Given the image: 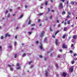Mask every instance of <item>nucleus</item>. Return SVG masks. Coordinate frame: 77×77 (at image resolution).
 Instances as JSON below:
<instances>
[{
	"label": "nucleus",
	"mask_w": 77,
	"mask_h": 77,
	"mask_svg": "<svg viewBox=\"0 0 77 77\" xmlns=\"http://www.w3.org/2000/svg\"><path fill=\"white\" fill-rule=\"evenodd\" d=\"M66 75H67V73H66V72H63L62 76L63 77H66Z\"/></svg>",
	"instance_id": "f257e3e1"
},
{
	"label": "nucleus",
	"mask_w": 77,
	"mask_h": 77,
	"mask_svg": "<svg viewBox=\"0 0 77 77\" xmlns=\"http://www.w3.org/2000/svg\"><path fill=\"white\" fill-rule=\"evenodd\" d=\"M59 7L60 9L63 8V5L62 3H60L59 5Z\"/></svg>",
	"instance_id": "f03ea898"
},
{
	"label": "nucleus",
	"mask_w": 77,
	"mask_h": 77,
	"mask_svg": "<svg viewBox=\"0 0 77 77\" xmlns=\"http://www.w3.org/2000/svg\"><path fill=\"white\" fill-rule=\"evenodd\" d=\"M44 33H45V32L44 31L41 32V34L40 35L41 38H42V37H43V36H44Z\"/></svg>",
	"instance_id": "7ed1b4c3"
},
{
	"label": "nucleus",
	"mask_w": 77,
	"mask_h": 77,
	"mask_svg": "<svg viewBox=\"0 0 77 77\" xmlns=\"http://www.w3.org/2000/svg\"><path fill=\"white\" fill-rule=\"evenodd\" d=\"M62 48H68V47L65 45V43H63V45Z\"/></svg>",
	"instance_id": "20e7f679"
},
{
	"label": "nucleus",
	"mask_w": 77,
	"mask_h": 77,
	"mask_svg": "<svg viewBox=\"0 0 77 77\" xmlns=\"http://www.w3.org/2000/svg\"><path fill=\"white\" fill-rule=\"evenodd\" d=\"M5 38H6V37H7V36H8V37H10L11 36V35L9 34V33H7L5 34Z\"/></svg>",
	"instance_id": "39448f33"
},
{
	"label": "nucleus",
	"mask_w": 77,
	"mask_h": 77,
	"mask_svg": "<svg viewBox=\"0 0 77 77\" xmlns=\"http://www.w3.org/2000/svg\"><path fill=\"white\" fill-rule=\"evenodd\" d=\"M73 70L74 69H73V68H71L69 69V72H72Z\"/></svg>",
	"instance_id": "423d86ee"
},
{
	"label": "nucleus",
	"mask_w": 77,
	"mask_h": 77,
	"mask_svg": "<svg viewBox=\"0 0 77 77\" xmlns=\"http://www.w3.org/2000/svg\"><path fill=\"white\" fill-rule=\"evenodd\" d=\"M72 38L74 39H77V35H74L72 36Z\"/></svg>",
	"instance_id": "0eeeda50"
},
{
	"label": "nucleus",
	"mask_w": 77,
	"mask_h": 77,
	"mask_svg": "<svg viewBox=\"0 0 77 77\" xmlns=\"http://www.w3.org/2000/svg\"><path fill=\"white\" fill-rule=\"evenodd\" d=\"M41 44L40 46V48L41 50H42L43 49V47H42V43H40Z\"/></svg>",
	"instance_id": "6e6552de"
},
{
	"label": "nucleus",
	"mask_w": 77,
	"mask_h": 77,
	"mask_svg": "<svg viewBox=\"0 0 77 77\" xmlns=\"http://www.w3.org/2000/svg\"><path fill=\"white\" fill-rule=\"evenodd\" d=\"M45 75H46V77H47V75H48V72H47V71H45Z\"/></svg>",
	"instance_id": "1a4fd4ad"
},
{
	"label": "nucleus",
	"mask_w": 77,
	"mask_h": 77,
	"mask_svg": "<svg viewBox=\"0 0 77 77\" xmlns=\"http://www.w3.org/2000/svg\"><path fill=\"white\" fill-rule=\"evenodd\" d=\"M16 65L17 66H19V68H20L21 67L20 66V64H19V63H17Z\"/></svg>",
	"instance_id": "9d476101"
},
{
	"label": "nucleus",
	"mask_w": 77,
	"mask_h": 77,
	"mask_svg": "<svg viewBox=\"0 0 77 77\" xmlns=\"http://www.w3.org/2000/svg\"><path fill=\"white\" fill-rule=\"evenodd\" d=\"M55 44L56 45H57V39H56L55 40Z\"/></svg>",
	"instance_id": "9b49d317"
},
{
	"label": "nucleus",
	"mask_w": 77,
	"mask_h": 77,
	"mask_svg": "<svg viewBox=\"0 0 77 77\" xmlns=\"http://www.w3.org/2000/svg\"><path fill=\"white\" fill-rule=\"evenodd\" d=\"M66 37V34H64L63 36V39H65V38Z\"/></svg>",
	"instance_id": "f8f14e48"
},
{
	"label": "nucleus",
	"mask_w": 77,
	"mask_h": 77,
	"mask_svg": "<svg viewBox=\"0 0 77 77\" xmlns=\"http://www.w3.org/2000/svg\"><path fill=\"white\" fill-rule=\"evenodd\" d=\"M50 32H52L53 31V30L52 29H51V26H50Z\"/></svg>",
	"instance_id": "ddd939ff"
},
{
	"label": "nucleus",
	"mask_w": 77,
	"mask_h": 77,
	"mask_svg": "<svg viewBox=\"0 0 77 77\" xmlns=\"http://www.w3.org/2000/svg\"><path fill=\"white\" fill-rule=\"evenodd\" d=\"M66 30H67V28L66 27H65L64 29V31H66Z\"/></svg>",
	"instance_id": "4468645a"
},
{
	"label": "nucleus",
	"mask_w": 77,
	"mask_h": 77,
	"mask_svg": "<svg viewBox=\"0 0 77 77\" xmlns=\"http://www.w3.org/2000/svg\"><path fill=\"white\" fill-rule=\"evenodd\" d=\"M11 17V15H10V14H8L7 15V17H8V18H9V17Z\"/></svg>",
	"instance_id": "2eb2a0df"
},
{
	"label": "nucleus",
	"mask_w": 77,
	"mask_h": 77,
	"mask_svg": "<svg viewBox=\"0 0 77 77\" xmlns=\"http://www.w3.org/2000/svg\"><path fill=\"white\" fill-rule=\"evenodd\" d=\"M23 17V14H21V16L19 17V18H22V17Z\"/></svg>",
	"instance_id": "dca6fc26"
},
{
	"label": "nucleus",
	"mask_w": 77,
	"mask_h": 77,
	"mask_svg": "<svg viewBox=\"0 0 77 77\" xmlns=\"http://www.w3.org/2000/svg\"><path fill=\"white\" fill-rule=\"evenodd\" d=\"M62 14L63 15H65V14H66V12L65 11H63L62 12Z\"/></svg>",
	"instance_id": "f3484780"
},
{
	"label": "nucleus",
	"mask_w": 77,
	"mask_h": 77,
	"mask_svg": "<svg viewBox=\"0 0 77 77\" xmlns=\"http://www.w3.org/2000/svg\"><path fill=\"white\" fill-rule=\"evenodd\" d=\"M71 3L72 5H74V2L73 1H72L71 2Z\"/></svg>",
	"instance_id": "a211bd4d"
},
{
	"label": "nucleus",
	"mask_w": 77,
	"mask_h": 77,
	"mask_svg": "<svg viewBox=\"0 0 77 77\" xmlns=\"http://www.w3.org/2000/svg\"><path fill=\"white\" fill-rule=\"evenodd\" d=\"M70 18V16L69 15H68L66 17V18Z\"/></svg>",
	"instance_id": "6ab92c4d"
},
{
	"label": "nucleus",
	"mask_w": 77,
	"mask_h": 77,
	"mask_svg": "<svg viewBox=\"0 0 77 77\" xmlns=\"http://www.w3.org/2000/svg\"><path fill=\"white\" fill-rule=\"evenodd\" d=\"M28 24H31V22H30V20H29L28 21Z\"/></svg>",
	"instance_id": "aec40b11"
},
{
	"label": "nucleus",
	"mask_w": 77,
	"mask_h": 77,
	"mask_svg": "<svg viewBox=\"0 0 77 77\" xmlns=\"http://www.w3.org/2000/svg\"><path fill=\"white\" fill-rule=\"evenodd\" d=\"M68 15H71V13L69 12H68Z\"/></svg>",
	"instance_id": "412c9836"
},
{
	"label": "nucleus",
	"mask_w": 77,
	"mask_h": 77,
	"mask_svg": "<svg viewBox=\"0 0 77 77\" xmlns=\"http://www.w3.org/2000/svg\"><path fill=\"white\" fill-rule=\"evenodd\" d=\"M45 5L46 6H47L48 5V2H47V1H46V2H45Z\"/></svg>",
	"instance_id": "4be33fe9"
},
{
	"label": "nucleus",
	"mask_w": 77,
	"mask_h": 77,
	"mask_svg": "<svg viewBox=\"0 0 77 77\" xmlns=\"http://www.w3.org/2000/svg\"><path fill=\"white\" fill-rule=\"evenodd\" d=\"M67 24H70V20H68V21H67Z\"/></svg>",
	"instance_id": "5701e85b"
},
{
	"label": "nucleus",
	"mask_w": 77,
	"mask_h": 77,
	"mask_svg": "<svg viewBox=\"0 0 77 77\" xmlns=\"http://www.w3.org/2000/svg\"><path fill=\"white\" fill-rule=\"evenodd\" d=\"M43 15V13H39L38 14V15L40 16L41 15Z\"/></svg>",
	"instance_id": "b1692460"
},
{
	"label": "nucleus",
	"mask_w": 77,
	"mask_h": 77,
	"mask_svg": "<svg viewBox=\"0 0 77 77\" xmlns=\"http://www.w3.org/2000/svg\"><path fill=\"white\" fill-rule=\"evenodd\" d=\"M77 56V54L76 53H75L73 54V56L74 57H75V56Z\"/></svg>",
	"instance_id": "393cba45"
},
{
	"label": "nucleus",
	"mask_w": 77,
	"mask_h": 77,
	"mask_svg": "<svg viewBox=\"0 0 77 77\" xmlns=\"http://www.w3.org/2000/svg\"><path fill=\"white\" fill-rule=\"evenodd\" d=\"M71 62L72 63V64H73L74 63V61L73 60L72 61H71Z\"/></svg>",
	"instance_id": "a878e982"
},
{
	"label": "nucleus",
	"mask_w": 77,
	"mask_h": 77,
	"mask_svg": "<svg viewBox=\"0 0 77 77\" xmlns=\"http://www.w3.org/2000/svg\"><path fill=\"white\" fill-rule=\"evenodd\" d=\"M8 66H9V67H11V66H14V64L12 65H8Z\"/></svg>",
	"instance_id": "bb28decb"
},
{
	"label": "nucleus",
	"mask_w": 77,
	"mask_h": 77,
	"mask_svg": "<svg viewBox=\"0 0 77 77\" xmlns=\"http://www.w3.org/2000/svg\"><path fill=\"white\" fill-rule=\"evenodd\" d=\"M64 24L65 26H66V25L67 24V23H66V22H64Z\"/></svg>",
	"instance_id": "cd10ccee"
},
{
	"label": "nucleus",
	"mask_w": 77,
	"mask_h": 77,
	"mask_svg": "<svg viewBox=\"0 0 77 77\" xmlns=\"http://www.w3.org/2000/svg\"><path fill=\"white\" fill-rule=\"evenodd\" d=\"M39 57L40 58H42V56L41 55H39Z\"/></svg>",
	"instance_id": "c85d7f7f"
},
{
	"label": "nucleus",
	"mask_w": 77,
	"mask_h": 77,
	"mask_svg": "<svg viewBox=\"0 0 77 77\" xmlns=\"http://www.w3.org/2000/svg\"><path fill=\"white\" fill-rule=\"evenodd\" d=\"M32 63V61H30L28 63L29 65H30V63Z\"/></svg>",
	"instance_id": "c756f323"
},
{
	"label": "nucleus",
	"mask_w": 77,
	"mask_h": 77,
	"mask_svg": "<svg viewBox=\"0 0 77 77\" xmlns=\"http://www.w3.org/2000/svg\"><path fill=\"white\" fill-rule=\"evenodd\" d=\"M26 54L25 53H24L23 55V57H24V56H26Z\"/></svg>",
	"instance_id": "7c9ffc66"
},
{
	"label": "nucleus",
	"mask_w": 77,
	"mask_h": 77,
	"mask_svg": "<svg viewBox=\"0 0 77 77\" xmlns=\"http://www.w3.org/2000/svg\"><path fill=\"white\" fill-rule=\"evenodd\" d=\"M35 43L37 44H38V43H39V42H38V41H36L35 42Z\"/></svg>",
	"instance_id": "2f4dec72"
},
{
	"label": "nucleus",
	"mask_w": 77,
	"mask_h": 77,
	"mask_svg": "<svg viewBox=\"0 0 77 77\" xmlns=\"http://www.w3.org/2000/svg\"><path fill=\"white\" fill-rule=\"evenodd\" d=\"M69 52L70 53H73V51L72 50L70 51Z\"/></svg>",
	"instance_id": "473e14b6"
},
{
	"label": "nucleus",
	"mask_w": 77,
	"mask_h": 77,
	"mask_svg": "<svg viewBox=\"0 0 77 77\" xmlns=\"http://www.w3.org/2000/svg\"><path fill=\"white\" fill-rule=\"evenodd\" d=\"M49 18L50 19V20H51V19H52V16H51Z\"/></svg>",
	"instance_id": "72a5a7b5"
},
{
	"label": "nucleus",
	"mask_w": 77,
	"mask_h": 77,
	"mask_svg": "<svg viewBox=\"0 0 77 77\" xmlns=\"http://www.w3.org/2000/svg\"><path fill=\"white\" fill-rule=\"evenodd\" d=\"M51 51H48L47 52V53L48 54V53H51Z\"/></svg>",
	"instance_id": "f704fd0d"
},
{
	"label": "nucleus",
	"mask_w": 77,
	"mask_h": 77,
	"mask_svg": "<svg viewBox=\"0 0 77 77\" xmlns=\"http://www.w3.org/2000/svg\"><path fill=\"white\" fill-rule=\"evenodd\" d=\"M51 51H48L47 52V53L48 54V53H51Z\"/></svg>",
	"instance_id": "c9c22d12"
},
{
	"label": "nucleus",
	"mask_w": 77,
	"mask_h": 77,
	"mask_svg": "<svg viewBox=\"0 0 77 77\" xmlns=\"http://www.w3.org/2000/svg\"><path fill=\"white\" fill-rule=\"evenodd\" d=\"M17 54L14 55V58H17Z\"/></svg>",
	"instance_id": "e433bc0d"
},
{
	"label": "nucleus",
	"mask_w": 77,
	"mask_h": 77,
	"mask_svg": "<svg viewBox=\"0 0 77 77\" xmlns=\"http://www.w3.org/2000/svg\"><path fill=\"white\" fill-rule=\"evenodd\" d=\"M1 39H3V35L1 36Z\"/></svg>",
	"instance_id": "4c0bfd02"
},
{
	"label": "nucleus",
	"mask_w": 77,
	"mask_h": 77,
	"mask_svg": "<svg viewBox=\"0 0 77 77\" xmlns=\"http://www.w3.org/2000/svg\"><path fill=\"white\" fill-rule=\"evenodd\" d=\"M59 30H57V31H56V33H59Z\"/></svg>",
	"instance_id": "58836bf2"
},
{
	"label": "nucleus",
	"mask_w": 77,
	"mask_h": 77,
	"mask_svg": "<svg viewBox=\"0 0 77 77\" xmlns=\"http://www.w3.org/2000/svg\"><path fill=\"white\" fill-rule=\"evenodd\" d=\"M13 68H10V70L11 71H13Z\"/></svg>",
	"instance_id": "ea45409f"
},
{
	"label": "nucleus",
	"mask_w": 77,
	"mask_h": 77,
	"mask_svg": "<svg viewBox=\"0 0 77 77\" xmlns=\"http://www.w3.org/2000/svg\"><path fill=\"white\" fill-rule=\"evenodd\" d=\"M8 47L9 48H12V46H9Z\"/></svg>",
	"instance_id": "a19ab883"
},
{
	"label": "nucleus",
	"mask_w": 77,
	"mask_h": 77,
	"mask_svg": "<svg viewBox=\"0 0 77 77\" xmlns=\"http://www.w3.org/2000/svg\"><path fill=\"white\" fill-rule=\"evenodd\" d=\"M41 21V20L40 19H38V23H39V22H40Z\"/></svg>",
	"instance_id": "79ce46f5"
},
{
	"label": "nucleus",
	"mask_w": 77,
	"mask_h": 77,
	"mask_svg": "<svg viewBox=\"0 0 77 77\" xmlns=\"http://www.w3.org/2000/svg\"><path fill=\"white\" fill-rule=\"evenodd\" d=\"M48 12H50V8H48Z\"/></svg>",
	"instance_id": "37998d69"
},
{
	"label": "nucleus",
	"mask_w": 77,
	"mask_h": 77,
	"mask_svg": "<svg viewBox=\"0 0 77 77\" xmlns=\"http://www.w3.org/2000/svg\"><path fill=\"white\" fill-rule=\"evenodd\" d=\"M31 26H35V24H31Z\"/></svg>",
	"instance_id": "c03bdc74"
},
{
	"label": "nucleus",
	"mask_w": 77,
	"mask_h": 77,
	"mask_svg": "<svg viewBox=\"0 0 77 77\" xmlns=\"http://www.w3.org/2000/svg\"><path fill=\"white\" fill-rule=\"evenodd\" d=\"M57 57V58H60V56H59V55H58Z\"/></svg>",
	"instance_id": "a18cd8bd"
},
{
	"label": "nucleus",
	"mask_w": 77,
	"mask_h": 77,
	"mask_svg": "<svg viewBox=\"0 0 77 77\" xmlns=\"http://www.w3.org/2000/svg\"><path fill=\"white\" fill-rule=\"evenodd\" d=\"M60 27V25L58 24V27L59 28Z\"/></svg>",
	"instance_id": "49530a36"
},
{
	"label": "nucleus",
	"mask_w": 77,
	"mask_h": 77,
	"mask_svg": "<svg viewBox=\"0 0 77 77\" xmlns=\"http://www.w3.org/2000/svg\"><path fill=\"white\" fill-rule=\"evenodd\" d=\"M52 37L54 38H55V35H52Z\"/></svg>",
	"instance_id": "de8ad7c7"
},
{
	"label": "nucleus",
	"mask_w": 77,
	"mask_h": 77,
	"mask_svg": "<svg viewBox=\"0 0 77 77\" xmlns=\"http://www.w3.org/2000/svg\"><path fill=\"white\" fill-rule=\"evenodd\" d=\"M71 37H69V39H68V41H69V40L70 39H71Z\"/></svg>",
	"instance_id": "09e8293b"
},
{
	"label": "nucleus",
	"mask_w": 77,
	"mask_h": 77,
	"mask_svg": "<svg viewBox=\"0 0 77 77\" xmlns=\"http://www.w3.org/2000/svg\"><path fill=\"white\" fill-rule=\"evenodd\" d=\"M53 56V54L52 53L50 55V56L51 57V56Z\"/></svg>",
	"instance_id": "8fccbe9b"
},
{
	"label": "nucleus",
	"mask_w": 77,
	"mask_h": 77,
	"mask_svg": "<svg viewBox=\"0 0 77 77\" xmlns=\"http://www.w3.org/2000/svg\"><path fill=\"white\" fill-rule=\"evenodd\" d=\"M69 3V0H68L67 2V5H68Z\"/></svg>",
	"instance_id": "3c124183"
},
{
	"label": "nucleus",
	"mask_w": 77,
	"mask_h": 77,
	"mask_svg": "<svg viewBox=\"0 0 77 77\" xmlns=\"http://www.w3.org/2000/svg\"><path fill=\"white\" fill-rule=\"evenodd\" d=\"M17 44V42H15L14 44V45L15 46V45Z\"/></svg>",
	"instance_id": "603ef678"
},
{
	"label": "nucleus",
	"mask_w": 77,
	"mask_h": 77,
	"mask_svg": "<svg viewBox=\"0 0 77 77\" xmlns=\"http://www.w3.org/2000/svg\"><path fill=\"white\" fill-rule=\"evenodd\" d=\"M73 46H74V45L73 44H72V45H71V47H72Z\"/></svg>",
	"instance_id": "864d4df0"
},
{
	"label": "nucleus",
	"mask_w": 77,
	"mask_h": 77,
	"mask_svg": "<svg viewBox=\"0 0 77 77\" xmlns=\"http://www.w3.org/2000/svg\"><path fill=\"white\" fill-rule=\"evenodd\" d=\"M56 66H57V68L58 67V65H57V64H56Z\"/></svg>",
	"instance_id": "5fc2aeb1"
},
{
	"label": "nucleus",
	"mask_w": 77,
	"mask_h": 77,
	"mask_svg": "<svg viewBox=\"0 0 77 77\" xmlns=\"http://www.w3.org/2000/svg\"><path fill=\"white\" fill-rule=\"evenodd\" d=\"M51 12H54V10H52Z\"/></svg>",
	"instance_id": "6e6d98bb"
},
{
	"label": "nucleus",
	"mask_w": 77,
	"mask_h": 77,
	"mask_svg": "<svg viewBox=\"0 0 77 77\" xmlns=\"http://www.w3.org/2000/svg\"><path fill=\"white\" fill-rule=\"evenodd\" d=\"M33 67H34V66L33 65H32L31 66V68H33Z\"/></svg>",
	"instance_id": "4d7b16f0"
},
{
	"label": "nucleus",
	"mask_w": 77,
	"mask_h": 77,
	"mask_svg": "<svg viewBox=\"0 0 77 77\" xmlns=\"http://www.w3.org/2000/svg\"><path fill=\"white\" fill-rule=\"evenodd\" d=\"M57 23H59V20H57Z\"/></svg>",
	"instance_id": "13d9d810"
},
{
	"label": "nucleus",
	"mask_w": 77,
	"mask_h": 77,
	"mask_svg": "<svg viewBox=\"0 0 77 77\" xmlns=\"http://www.w3.org/2000/svg\"><path fill=\"white\" fill-rule=\"evenodd\" d=\"M15 39H17V35H16L15 36Z\"/></svg>",
	"instance_id": "bf43d9fd"
},
{
	"label": "nucleus",
	"mask_w": 77,
	"mask_h": 77,
	"mask_svg": "<svg viewBox=\"0 0 77 77\" xmlns=\"http://www.w3.org/2000/svg\"><path fill=\"white\" fill-rule=\"evenodd\" d=\"M61 1H62L63 2H65V0H60Z\"/></svg>",
	"instance_id": "052dcab7"
},
{
	"label": "nucleus",
	"mask_w": 77,
	"mask_h": 77,
	"mask_svg": "<svg viewBox=\"0 0 77 77\" xmlns=\"http://www.w3.org/2000/svg\"><path fill=\"white\" fill-rule=\"evenodd\" d=\"M50 1L52 3H53V0H50Z\"/></svg>",
	"instance_id": "680f3d73"
},
{
	"label": "nucleus",
	"mask_w": 77,
	"mask_h": 77,
	"mask_svg": "<svg viewBox=\"0 0 77 77\" xmlns=\"http://www.w3.org/2000/svg\"><path fill=\"white\" fill-rule=\"evenodd\" d=\"M27 7H28L27 5H26L25 6V8H27Z\"/></svg>",
	"instance_id": "e2e57ef3"
},
{
	"label": "nucleus",
	"mask_w": 77,
	"mask_h": 77,
	"mask_svg": "<svg viewBox=\"0 0 77 77\" xmlns=\"http://www.w3.org/2000/svg\"><path fill=\"white\" fill-rule=\"evenodd\" d=\"M31 30H34V28H32L31 29Z\"/></svg>",
	"instance_id": "0e129e2a"
},
{
	"label": "nucleus",
	"mask_w": 77,
	"mask_h": 77,
	"mask_svg": "<svg viewBox=\"0 0 77 77\" xmlns=\"http://www.w3.org/2000/svg\"><path fill=\"white\" fill-rule=\"evenodd\" d=\"M8 12V10H6V13L7 14Z\"/></svg>",
	"instance_id": "69168bd1"
},
{
	"label": "nucleus",
	"mask_w": 77,
	"mask_h": 77,
	"mask_svg": "<svg viewBox=\"0 0 77 77\" xmlns=\"http://www.w3.org/2000/svg\"><path fill=\"white\" fill-rule=\"evenodd\" d=\"M10 11L11 12V11H12V9H10Z\"/></svg>",
	"instance_id": "338daca9"
},
{
	"label": "nucleus",
	"mask_w": 77,
	"mask_h": 77,
	"mask_svg": "<svg viewBox=\"0 0 77 77\" xmlns=\"http://www.w3.org/2000/svg\"><path fill=\"white\" fill-rule=\"evenodd\" d=\"M17 69H20V68H16Z\"/></svg>",
	"instance_id": "774afa93"
}]
</instances>
